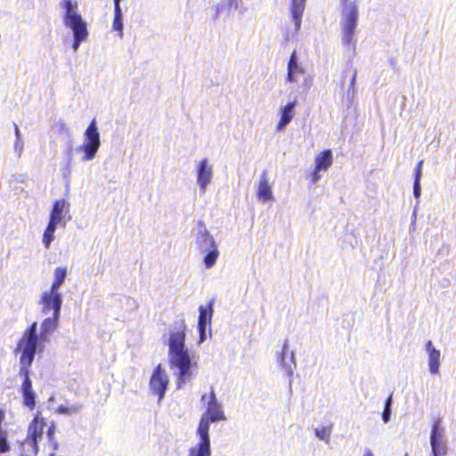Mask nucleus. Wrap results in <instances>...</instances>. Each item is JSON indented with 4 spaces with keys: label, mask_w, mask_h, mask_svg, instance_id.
<instances>
[{
    "label": "nucleus",
    "mask_w": 456,
    "mask_h": 456,
    "mask_svg": "<svg viewBox=\"0 0 456 456\" xmlns=\"http://www.w3.org/2000/svg\"><path fill=\"white\" fill-rule=\"evenodd\" d=\"M112 28L119 34H122L123 23H122V12L120 8V0H114V19Z\"/></svg>",
    "instance_id": "nucleus-22"
},
{
    "label": "nucleus",
    "mask_w": 456,
    "mask_h": 456,
    "mask_svg": "<svg viewBox=\"0 0 456 456\" xmlns=\"http://www.w3.org/2000/svg\"><path fill=\"white\" fill-rule=\"evenodd\" d=\"M423 160H419L415 167L414 181H420Z\"/></svg>",
    "instance_id": "nucleus-29"
},
{
    "label": "nucleus",
    "mask_w": 456,
    "mask_h": 456,
    "mask_svg": "<svg viewBox=\"0 0 456 456\" xmlns=\"http://www.w3.org/2000/svg\"><path fill=\"white\" fill-rule=\"evenodd\" d=\"M413 193L416 198L419 197V195H420V181H414Z\"/></svg>",
    "instance_id": "nucleus-31"
},
{
    "label": "nucleus",
    "mask_w": 456,
    "mask_h": 456,
    "mask_svg": "<svg viewBox=\"0 0 456 456\" xmlns=\"http://www.w3.org/2000/svg\"><path fill=\"white\" fill-rule=\"evenodd\" d=\"M59 126L61 130L65 131L68 134L69 133V127H67V126L64 123H61V124H59Z\"/></svg>",
    "instance_id": "nucleus-34"
},
{
    "label": "nucleus",
    "mask_w": 456,
    "mask_h": 456,
    "mask_svg": "<svg viewBox=\"0 0 456 456\" xmlns=\"http://www.w3.org/2000/svg\"><path fill=\"white\" fill-rule=\"evenodd\" d=\"M426 350L428 354V366L432 374H438L440 367V351L436 349L431 340L426 343Z\"/></svg>",
    "instance_id": "nucleus-16"
},
{
    "label": "nucleus",
    "mask_w": 456,
    "mask_h": 456,
    "mask_svg": "<svg viewBox=\"0 0 456 456\" xmlns=\"http://www.w3.org/2000/svg\"><path fill=\"white\" fill-rule=\"evenodd\" d=\"M355 77H356V72H354L353 77H352V78H351V84H352V85L354 83Z\"/></svg>",
    "instance_id": "nucleus-37"
},
{
    "label": "nucleus",
    "mask_w": 456,
    "mask_h": 456,
    "mask_svg": "<svg viewBox=\"0 0 456 456\" xmlns=\"http://www.w3.org/2000/svg\"><path fill=\"white\" fill-rule=\"evenodd\" d=\"M303 69L297 65L296 52L294 51L288 63V75L287 78L289 82H296L295 75L297 73H302Z\"/></svg>",
    "instance_id": "nucleus-21"
},
{
    "label": "nucleus",
    "mask_w": 456,
    "mask_h": 456,
    "mask_svg": "<svg viewBox=\"0 0 456 456\" xmlns=\"http://www.w3.org/2000/svg\"><path fill=\"white\" fill-rule=\"evenodd\" d=\"M86 140L80 150L84 151L83 159L90 160L94 158L100 147V134L97 130L96 121L93 119L85 133Z\"/></svg>",
    "instance_id": "nucleus-6"
},
{
    "label": "nucleus",
    "mask_w": 456,
    "mask_h": 456,
    "mask_svg": "<svg viewBox=\"0 0 456 456\" xmlns=\"http://www.w3.org/2000/svg\"><path fill=\"white\" fill-rule=\"evenodd\" d=\"M214 301L210 300L207 306L200 305L199 308L200 315L198 319V330L200 333L199 342L202 343L206 338V328L210 324L213 315Z\"/></svg>",
    "instance_id": "nucleus-11"
},
{
    "label": "nucleus",
    "mask_w": 456,
    "mask_h": 456,
    "mask_svg": "<svg viewBox=\"0 0 456 456\" xmlns=\"http://www.w3.org/2000/svg\"><path fill=\"white\" fill-rule=\"evenodd\" d=\"M39 305H42V312L44 314H47L53 310V314L60 315L61 296L58 291L53 292L51 289L49 291L43 292L39 300Z\"/></svg>",
    "instance_id": "nucleus-10"
},
{
    "label": "nucleus",
    "mask_w": 456,
    "mask_h": 456,
    "mask_svg": "<svg viewBox=\"0 0 456 456\" xmlns=\"http://www.w3.org/2000/svg\"><path fill=\"white\" fill-rule=\"evenodd\" d=\"M207 399V395H202L201 401H205Z\"/></svg>",
    "instance_id": "nucleus-38"
},
{
    "label": "nucleus",
    "mask_w": 456,
    "mask_h": 456,
    "mask_svg": "<svg viewBox=\"0 0 456 456\" xmlns=\"http://www.w3.org/2000/svg\"><path fill=\"white\" fill-rule=\"evenodd\" d=\"M286 347H287V345H286V343H285V344H284V346H283V350H282V352H281L282 358H284V355H285V354H286Z\"/></svg>",
    "instance_id": "nucleus-35"
},
{
    "label": "nucleus",
    "mask_w": 456,
    "mask_h": 456,
    "mask_svg": "<svg viewBox=\"0 0 456 456\" xmlns=\"http://www.w3.org/2000/svg\"><path fill=\"white\" fill-rule=\"evenodd\" d=\"M240 2L241 0H225L226 4L230 7H233L234 9L238 8Z\"/></svg>",
    "instance_id": "nucleus-32"
},
{
    "label": "nucleus",
    "mask_w": 456,
    "mask_h": 456,
    "mask_svg": "<svg viewBox=\"0 0 456 456\" xmlns=\"http://www.w3.org/2000/svg\"><path fill=\"white\" fill-rule=\"evenodd\" d=\"M46 423L43 418H39L38 416L35 417L33 420L30 422L28 429L27 435V442L29 446L32 448L35 455L37 454L38 452V441L41 440L44 428Z\"/></svg>",
    "instance_id": "nucleus-9"
},
{
    "label": "nucleus",
    "mask_w": 456,
    "mask_h": 456,
    "mask_svg": "<svg viewBox=\"0 0 456 456\" xmlns=\"http://www.w3.org/2000/svg\"><path fill=\"white\" fill-rule=\"evenodd\" d=\"M256 196L260 200L264 202L272 200L273 199L266 171H264L261 175Z\"/></svg>",
    "instance_id": "nucleus-15"
},
{
    "label": "nucleus",
    "mask_w": 456,
    "mask_h": 456,
    "mask_svg": "<svg viewBox=\"0 0 456 456\" xmlns=\"http://www.w3.org/2000/svg\"><path fill=\"white\" fill-rule=\"evenodd\" d=\"M5 419L4 409L0 408V454L10 452L11 444L8 440V432L3 428V422Z\"/></svg>",
    "instance_id": "nucleus-20"
},
{
    "label": "nucleus",
    "mask_w": 456,
    "mask_h": 456,
    "mask_svg": "<svg viewBox=\"0 0 456 456\" xmlns=\"http://www.w3.org/2000/svg\"><path fill=\"white\" fill-rule=\"evenodd\" d=\"M185 332L186 325L183 321H180L175 323V330L170 333L168 339V363L171 368L178 370L176 373L178 389L192 379L193 372L198 367L197 362H191L190 354L185 349Z\"/></svg>",
    "instance_id": "nucleus-2"
},
{
    "label": "nucleus",
    "mask_w": 456,
    "mask_h": 456,
    "mask_svg": "<svg viewBox=\"0 0 456 456\" xmlns=\"http://www.w3.org/2000/svg\"><path fill=\"white\" fill-rule=\"evenodd\" d=\"M321 170H317L316 167H314V170L309 175V182L311 184H315L321 178V175H319V172Z\"/></svg>",
    "instance_id": "nucleus-28"
},
{
    "label": "nucleus",
    "mask_w": 456,
    "mask_h": 456,
    "mask_svg": "<svg viewBox=\"0 0 456 456\" xmlns=\"http://www.w3.org/2000/svg\"><path fill=\"white\" fill-rule=\"evenodd\" d=\"M342 22L341 31L343 41L350 45L356 29L358 20V6L355 0H341Z\"/></svg>",
    "instance_id": "nucleus-5"
},
{
    "label": "nucleus",
    "mask_w": 456,
    "mask_h": 456,
    "mask_svg": "<svg viewBox=\"0 0 456 456\" xmlns=\"http://www.w3.org/2000/svg\"><path fill=\"white\" fill-rule=\"evenodd\" d=\"M315 435L320 438V439H324L326 436H328V434L326 432L325 429H322V430H319V429H316L315 430Z\"/></svg>",
    "instance_id": "nucleus-33"
},
{
    "label": "nucleus",
    "mask_w": 456,
    "mask_h": 456,
    "mask_svg": "<svg viewBox=\"0 0 456 456\" xmlns=\"http://www.w3.org/2000/svg\"><path fill=\"white\" fill-rule=\"evenodd\" d=\"M168 384L169 379L166 370L161 364H158L153 369L149 386L151 393L158 395L159 402L164 398Z\"/></svg>",
    "instance_id": "nucleus-8"
},
{
    "label": "nucleus",
    "mask_w": 456,
    "mask_h": 456,
    "mask_svg": "<svg viewBox=\"0 0 456 456\" xmlns=\"http://www.w3.org/2000/svg\"><path fill=\"white\" fill-rule=\"evenodd\" d=\"M53 448L57 449V444L55 442H53Z\"/></svg>",
    "instance_id": "nucleus-39"
},
{
    "label": "nucleus",
    "mask_w": 456,
    "mask_h": 456,
    "mask_svg": "<svg viewBox=\"0 0 456 456\" xmlns=\"http://www.w3.org/2000/svg\"><path fill=\"white\" fill-rule=\"evenodd\" d=\"M297 103V101H293L288 102L281 110V118L276 126V130L281 131L283 130L292 120L295 116L294 108Z\"/></svg>",
    "instance_id": "nucleus-13"
},
{
    "label": "nucleus",
    "mask_w": 456,
    "mask_h": 456,
    "mask_svg": "<svg viewBox=\"0 0 456 456\" xmlns=\"http://www.w3.org/2000/svg\"><path fill=\"white\" fill-rule=\"evenodd\" d=\"M54 433H55V425H54V423H52L48 427L47 432H46V435H47V437H48L49 441H53Z\"/></svg>",
    "instance_id": "nucleus-30"
},
{
    "label": "nucleus",
    "mask_w": 456,
    "mask_h": 456,
    "mask_svg": "<svg viewBox=\"0 0 456 456\" xmlns=\"http://www.w3.org/2000/svg\"><path fill=\"white\" fill-rule=\"evenodd\" d=\"M207 254L204 256L203 262L206 266V268H211L216 262V259L219 256V251L217 248H213L211 249H208L206 251Z\"/></svg>",
    "instance_id": "nucleus-25"
},
{
    "label": "nucleus",
    "mask_w": 456,
    "mask_h": 456,
    "mask_svg": "<svg viewBox=\"0 0 456 456\" xmlns=\"http://www.w3.org/2000/svg\"><path fill=\"white\" fill-rule=\"evenodd\" d=\"M430 444L432 456H446L448 451L447 443L444 428L441 426V419L438 418L434 419L432 421Z\"/></svg>",
    "instance_id": "nucleus-7"
},
{
    "label": "nucleus",
    "mask_w": 456,
    "mask_h": 456,
    "mask_svg": "<svg viewBox=\"0 0 456 456\" xmlns=\"http://www.w3.org/2000/svg\"><path fill=\"white\" fill-rule=\"evenodd\" d=\"M57 224L49 222L48 225L46 226L44 235H43V243L46 248H49L51 242L53 241L54 238V232L56 230Z\"/></svg>",
    "instance_id": "nucleus-24"
},
{
    "label": "nucleus",
    "mask_w": 456,
    "mask_h": 456,
    "mask_svg": "<svg viewBox=\"0 0 456 456\" xmlns=\"http://www.w3.org/2000/svg\"><path fill=\"white\" fill-rule=\"evenodd\" d=\"M212 169L208 166L207 159L200 160L198 169V183L202 191H205L207 184L210 182Z\"/></svg>",
    "instance_id": "nucleus-17"
},
{
    "label": "nucleus",
    "mask_w": 456,
    "mask_h": 456,
    "mask_svg": "<svg viewBox=\"0 0 456 456\" xmlns=\"http://www.w3.org/2000/svg\"><path fill=\"white\" fill-rule=\"evenodd\" d=\"M208 398L207 410L200 419L196 432L200 442L195 446L190 448L188 456H210L209 425L210 423L225 419V415L221 409V405L217 403L213 389L209 393Z\"/></svg>",
    "instance_id": "nucleus-3"
},
{
    "label": "nucleus",
    "mask_w": 456,
    "mask_h": 456,
    "mask_svg": "<svg viewBox=\"0 0 456 456\" xmlns=\"http://www.w3.org/2000/svg\"><path fill=\"white\" fill-rule=\"evenodd\" d=\"M305 0H291L290 13L294 20L296 29H299L302 15L305 10Z\"/></svg>",
    "instance_id": "nucleus-19"
},
{
    "label": "nucleus",
    "mask_w": 456,
    "mask_h": 456,
    "mask_svg": "<svg viewBox=\"0 0 456 456\" xmlns=\"http://www.w3.org/2000/svg\"><path fill=\"white\" fill-rule=\"evenodd\" d=\"M61 7L64 9L63 23L69 28L74 35L73 48L77 49L80 43L88 37V31L86 21L78 12V5L76 1L62 0Z\"/></svg>",
    "instance_id": "nucleus-4"
},
{
    "label": "nucleus",
    "mask_w": 456,
    "mask_h": 456,
    "mask_svg": "<svg viewBox=\"0 0 456 456\" xmlns=\"http://www.w3.org/2000/svg\"><path fill=\"white\" fill-rule=\"evenodd\" d=\"M66 276H67V268L66 267H57L54 270V280L51 286L52 291H53V292L58 291L60 286L64 282Z\"/></svg>",
    "instance_id": "nucleus-23"
},
{
    "label": "nucleus",
    "mask_w": 456,
    "mask_h": 456,
    "mask_svg": "<svg viewBox=\"0 0 456 456\" xmlns=\"http://www.w3.org/2000/svg\"><path fill=\"white\" fill-rule=\"evenodd\" d=\"M80 404L71 405V406H66V405H60L57 407L56 411L61 414H76L78 413L81 410Z\"/></svg>",
    "instance_id": "nucleus-26"
},
{
    "label": "nucleus",
    "mask_w": 456,
    "mask_h": 456,
    "mask_svg": "<svg viewBox=\"0 0 456 456\" xmlns=\"http://www.w3.org/2000/svg\"><path fill=\"white\" fill-rule=\"evenodd\" d=\"M363 456H373L372 452L370 451V450H367L365 452H364V455Z\"/></svg>",
    "instance_id": "nucleus-36"
},
{
    "label": "nucleus",
    "mask_w": 456,
    "mask_h": 456,
    "mask_svg": "<svg viewBox=\"0 0 456 456\" xmlns=\"http://www.w3.org/2000/svg\"><path fill=\"white\" fill-rule=\"evenodd\" d=\"M391 404H392V394L389 395V396L387 398L385 403L384 411L382 413V419L385 423H387L389 420L390 418V412H391Z\"/></svg>",
    "instance_id": "nucleus-27"
},
{
    "label": "nucleus",
    "mask_w": 456,
    "mask_h": 456,
    "mask_svg": "<svg viewBox=\"0 0 456 456\" xmlns=\"http://www.w3.org/2000/svg\"><path fill=\"white\" fill-rule=\"evenodd\" d=\"M69 205L64 200H58L53 203V209L50 214L49 222L59 224L64 219V213L69 212Z\"/></svg>",
    "instance_id": "nucleus-14"
},
{
    "label": "nucleus",
    "mask_w": 456,
    "mask_h": 456,
    "mask_svg": "<svg viewBox=\"0 0 456 456\" xmlns=\"http://www.w3.org/2000/svg\"><path fill=\"white\" fill-rule=\"evenodd\" d=\"M59 315L53 314L51 318H46L41 324L40 335H37V323L32 322L22 333L18 340L15 353H20V376L23 379L20 386V393L23 397V404L29 409H33L36 404V394L32 389V382L29 378L30 366L34 361L39 342L48 340V336L52 334L58 326Z\"/></svg>",
    "instance_id": "nucleus-1"
},
{
    "label": "nucleus",
    "mask_w": 456,
    "mask_h": 456,
    "mask_svg": "<svg viewBox=\"0 0 456 456\" xmlns=\"http://www.w3.org/2000/svg\"><path fill=\"white\" fill-rule=\"evenodd\" d=\"M404 456H408V453H405V455H404Z\"/></svg>",
    "instance_id": "nucleus-40"
},
{
    "label": "nucleus",
    "mask_w": 456,
    "mask_h": 456,
    "mask_svg": "<svg viewBox=\"0 0 456 456\" xmlns=\"http://www.w3.org/2000/svg\"><path fill=\"white\" fill-rule=\"evenodd\" d=\"M199 226L203 228L200 230L196 240L199 249L201 252H206L213 248H217L213 237L206 230L204 224L199 222Z\"/></svg>",
    "instance_id": "nucleus-12"
},
{
    "label": "nucleus",
    "mask_w": 456,
    "mask_h": 456,
    "mask_svg": "<svg viewBox=\"0 0 456 456\" xmlns=\"http://www.w3.org/2000/svg\"><path fill=\"white\" fill-rule=\"evenodd\" d=\"M333 163V156L330 150H324L315 157L314 167L317 170L326 171Z\"/></svg>",
    "instance_id": "nucleus-18"
}]
</instances>
